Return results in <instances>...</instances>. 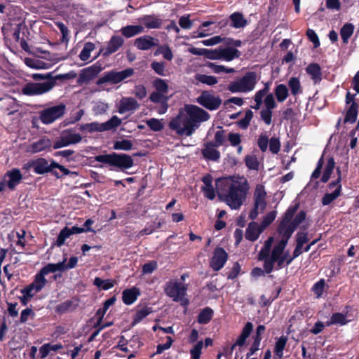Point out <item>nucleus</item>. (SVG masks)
<instances>
[{
    "instance_id": "obj_1",
    "label": "nucleus",
    "mask_w": 359,
    "mask_h": 359,
    "mask_svg": "<svg viewBox=\"0 0 359 359\" xmlns=\"http://www.w3.org/2000/svg\"><path fill=\"white\" fill-rule=\"evenodd\" d=\"M210 115L202 108L186 104L177 116L171 119L169 127L179 135L191 136L201 124L208 121Z\"/></svg>"
},
{
    "instance_id": "obj_2",
    "label": "nucleus",
    "mask_w": 359,
    "mask_h": 359,
    "mask_svg": "<svg viewBox=\"0 0 359 359\" xmlns=\"http://www.w3.org/2000/svg\"><path fill=\"white\" fill-rule=\"evenodd\" d=\"M219 196L231 208L237 210L244 203L250 187L244 177H233L218 180Z\"/></svg>"
},
{
    "instance_id": "obj_3",
    "label": "nucleus",
    "mask_w": 359,
    "mask_h": 359,
    "mask_svg": "<svg viewBox=\"0 0 359 359\" xmlns=\"http://www.w3.org/2000/svg\"><path fill=\"white\" fill-rule=\"evenodd\" d=\"M273 243V238L269 237L259 253V259L264 262V269L267 273H271L274 268L280 269L285 262L287 265L290 264L294 258L302 253L303 246L297 244L292 257L289 255L288 252H285V248H283L279 257L276 258L273 256L274 247L271 249Z\"/></svg>"
},
{
    "instance_id": "obj_4",
    "label": "nucleus",
    "mask_w": 359,
    "mask_h": 359,
    "mask_svg": "<svg viewBox=\"0 0 359 359\" xmlns=\"http://www.w3.org/2000/svg\"><path fill=\"white\" fill-rule=\"evenodd\" d=\"M297 208L298 205L290 207L280 224L278 231L282 234L283 238L274 245L273 256L276 258L279 257L283 248L286 247L288 239L290 238L294 231L306 219V212L304 211H300L292 219Z\"/></svg>"
},
{
    "instance_id": "obj_5",
    "label": "nucleus",
    "mask_w": 359,
    "mask_h": 359,
    "mask_svg": "<svg viewBox=\"0 0 359 359\" xmlns=\"http://www.w3.org/2000/svg\"><path fill=\"white\" fill-rule=\"evenodd\" d=\"M62 269L60 262L48 264L42 268L40 272L36 275L34 281L24 289V304L45 286L46 283V279L44 278L45 275L56 271H63Z\"/></svg>"
},
{
    "instance_id": "obj_6",
    "label": "nucleus",
    "mask_w": 359,
    "mask_h": 359,
    "mask_svg": "<svg viewBox=\"0 0 359 359\" xmlns=\"http://www.w3.org/2000/svg\"><path fill=\"white\" fill-rule=\"evenodd\" d=\"M257 81V74L254 72H249L243 76L231 81L227 88L233 93H248L255 88Z\"/></svg>"
},
{
    "instance_id": "obj_7",
    "label": "nucleus",
    "mask_w": 359,
    "mask_h": 359,
    "mask_svg": "<svg viewBox=\"0 0 359 359\" xmlns=\"http://www.w3.org/2000/svg\"><path fill=\"white\" fill-rule=\"evenodd\" d=\"M97 162L109 164L121 170H127L133 166L132 157L126 154L112 153L110 154L98 155L95 157Z\"/></svg>"
},
{
    "instance_id": "obj_8",
    "label": "nucleus",
    "mask_w": 359,
    "mask_h": 359,
    "mask_svg": "<svg viewBox=\"0 0 359 359\" xmlns=\"http://www.w3.org/2000/svg\"><path fill=\"white\" fill-rule=\"evenodd\" d=\"M188 285L178 280H171L165 285L164 292L174 302H181L182 304H187L188 300L184 298Z\"/></svg>"
},
{
    "instance_id": "obj_9",
    "label": "nucleus",
    "mask_w": 359,
    "mask_h": 359,
    "mask_svg": "<svg viewBox=\"0 0 359 359\" xmlns=\"http://www.w3.org/2000/svg\"><path fill=\"white\" fill-rule=\"evenodd\" d=\"M266 198V191L264 187L262 184H257L253 196V208L249 215V217L251 219H256L259 214L262 213L265 210L267 205Z\"/></svg>"
},
{
    "instance_id": "obj_10",
    "label": "nucleus",
    "mask_w": 359,
    "mask_h": 359,
    "mask_svg": "<svg viewBox=\"0 0 359 359\" xmlns=\"http://www.w3.org/2000/svg\"><path fill=\"white\" fill-rule=\"evenodd\" d=\"M66 105L60 103L57 105L45 108L40 111L41 121L46 125H49L61 118L65 114Z\"/></svg>"
},
{
    "instance_id": "obj_11",
    "label": "nucleus",
    "mask_w": 359,
    "mask_h": 359,
    "mask_svg": "<svg viewBox=\"0 0 359 359\" xmlns=\"http://www.w3.org/2000/svg\"><path fill=\"white\" fill-rule=\"evenodd\" d=\"M134 74L135 71L133 68H127L119 72L116 70H111L106 72L104 75L100 79L98 83H109L111 84H117L132 76Z\"/></svg>"
},
{
    "instance_id": "obj_12",
    "label": "nucleus",
    "mask_w": 359,
    "mask_h": 359,
    "mask_svg": "<svg viewBox=\"0 0 359 359\" xmlns=\"http://www.w3.org/2000/svg\"><path fill=\"white\" fill-rule=\"evenodd\" d=\"M82 140V136L79 133L72 132L71 130H63L60 137L53 143L55 149L67 147L70 144L79 143Z\"/></svg>"
},
{
    "instance_id": "obj_13",
    "label": "nucleus",
    "mask_w": 359,
    "mask_h": 359,
    "mask_svg": "<svg viewBox=\"0 0 359 359\" xmlns=\"http://www.w3.org/2000/svg\"><path fill=\"white\" fill-rule=\"evenodd\" d=\"M54 80L43 83H29L24 86V94L28 95H39L51 90L55 86Z\"/></svg>"
},
{
    "instance_id": "obj_14",
    "label": "nucleus",
    "mask_w": 359,
    "mask_h": 359,
    "mask_svg": "<svg viewBox=\"0 0 359 359\" xmlns=\"http://www.w3.org/2000/svg\"><path fill=\"white\" fill-rule=\"evenodd\" d=\"M196 102L209 110H215L222 104V100L219 96L210 94L208 91H204L196 99Z\"/></svg>"
},
{
    "instance_id": "obj_15",
    "label": "nucleus",
    "mask_w": 359,
    "mask_h": 359,
    "mask_svg": "<svg viewBox=\"0 0 359 359\" xmlns=\"http://www.w3.org/2000/svg\"><path fill=\"white\" fill-rule=\"evenodd\" d=\"M102 70V67L99 63L85 68L81 70L77 82L80 84L88 83L95 78Z\"/></svg>"
},
{
    "instance_id": "obj_16",
    "label": "nucleus",
    "mask_w": 359,
    "mask_h": 359,
    "mask_svg": "<svg viewBox=\"0 0 359 359\" xmlns=\"http://www.w3.org/2000/svg\"><path fill=\"white\" fill-rule=\"evenodd\" d=\"M227 253L222 248H217L215 250L212 257L210 260V266L215 271L221 269L227 260Z\"/></svg>"
},
{
    "instance_id": "obj_17",
    "label": "nucleus",
    "mask_w": 359,
    "mask_h": 359,
    "mask_svg": "<svg viewBox=\"0 0 359 359\" xmlns=\"http://www.w3.org/2000/svg\"><path fill=\"white\" fill-rule=\"evenodd\" d=\"M158 44V40L149 35H144L137 38L134 41L135 46L141 50H150Z\"/></svg>"
},
{
    "instance_id": "obj_18",
    "label": "nucleus",
    "mask_w": 359,
    "mask_h": 359,
    "mask_svg": "<svg viewBox=\"0 0 359 359\" xmlns=\"http://www.w3.org/2000/svg\"><path fill=\"white\" fill-rule=\"evenodd\" d=\"M123 43L124 39L123 37L118 35H114L111 37L107 46L104 48H102L101 51L104 56H109L118 50Z\"/></svg>"
},
{
    "instance_id": "obj_19",
    "label": "nucleus",
    "mask_w": 359,
    "mask_h": 359,
    "mask_svg": "<svg viewBox=\"0 0 359 359\" xmlns=\"http://www.w3.org/2000/svg\"><path fill=\"white\" fill-rule=\"evenodd\" d=\"M217 147H219L213 144V142H208L204 144L201 154L205 159L218 161L220 158V152L217 150Z\"/></svg>"
},
{
    "instance_id": "obj_20",
    "label": "nucleus",
    "mask_w": 359,
    "mask_h": 359,
    "mask_svg": "<svg viewBox=\"0 0 359 359\" xmlns=\"http://www.w3.org/2000/svg\"><path fill=\"white\" fill-rule=\"evenodd\" d=\"M140 104L133 97H123L119 102L118 111L124 114L127 111H135L138 109Z\"/></svg>"
},
{
    "instance_id": "obj_21",
    "label": "nucleus",
    "mask_w": 359,
    "mask_h": 359,
    "mask_svg": "<svg viewBox=\"0 0 359 359\" xmlns=\"http://www.w3.org/2000/svg\"><path fill=\"white\" fill-rule=\"evenodd\" d=\"M22 175L19 169H13L5 175L4 180L6 185L10 189H13L17 184H20Z\"/></svg>"
},
{
    "instance_id": "obj_22",
    "label": "nucleus",
    "mask_w": 359,
    "mask_h": 359,
    "mask_svg": "<svg viewBox=\"0 0 359 359\" xmlns=\"http://www.w3.org/2000/svg\"><path fill=\"white\" fill-rule=\"evenodd\" d=\"M139 20L148 29H158L163 23V20L161 18L154 15H143Z\"/></svg>"
},
{
    "instance_id": "obj_23",
    "label": "nucleus",
    "mask_w": 359,
    "mask_h": 359,
    "mask_svg": "<svg viewBox=\"0 0 359 359\" xmlns=\"http://www.w3.org/2000/svg\"><path fill=\"white\" fill-rule=\"evenodd\" d=\"M263 231V228L257 223L255 222H250L246 229L245 238L249 241H255L259 238Z\"/></svg>"
},
{
    "instance_id": "obj_24",
    "label": "nucleus",
    "mask_w": 359,
    "mask_h": 359,
    "mask_svg": "<svg viewBox=\"0 0 359 359\" xmlns=\"http://www.w3.org/2000/svg\"><path fill=\"white\" fill-rule=\"evenodd\" d=\"M29 168L38 174H43L50 170V165L44 158H39L28 163Z\"/></svg>"
},
{
    "instance_id": "obj_25",
    "label": "nucleus",
    "mask_w": 359,
    "mask_h": 359,
    "mask_svg": "<svg viewBox=\"0 0 359 359\" xmlns=\"http://www.w3.org/2000/svg\"><path fill=\"white\" fill-rule=\"evenodd\" d=\"M221 60L230 62L236 58H238L241 55V52L233 47H220Z\"/></svg>"
},
{
    "instance_id": "obj_26",
    "label": "nucleus",
    "mask_w": 359,
    "mask_h": 359,
    "mask_svg": "<svg viewBox=\"0 0 359 359\" xmlns=\"http://www.w3.org/2000/svg\"><path fill=\"white\" fill-rule=\"evenodd\" d=\"M140 295V290L135 287H133L132 288L130 289H126L123 292V302L127 305L132 304L136 301L138 296Z\"/></svg>"
},
{
    "instance_id": "obj_27",
    "label": "nucleus",
    "mask_w": 359,
    "mask_h": 359,
    "mask_svg": "<svg viewBox=\"0 0 359 359\" xmlns=\"http://www.w3.org/2000/svg\"><path fill=\"white\" fill-rule=\"evenodd\" d=\"M51 147L50 140L46 137H43L37 142H34L27 150L30 152L36 153L43 151L46 148H49Z\"/></svg>"
},
{
    "instance_id": "obj_28",
    "label": "nucleus",
    "mask_w": 359,
    "mask_h": 359,
    "mask_svg": "<svg viewBox=\"0 0 359 359\" xmlns=\"http://www.w3.org/2000/svg\"><path fill=\"white\" fill-rule=\"evenodd\" d=\"M253 330V325L250 322H248L244 326L241 335L238 337L236 341L233 345V348L238 346H242L245 343L247 338L250 336Z\"/></svg>"
},
{
    "instance_id": "obj_29",
    "label": "nucleus",
    "mask_w": 359,
    "mask_h": 359,
    "mask_svg": "<svg viewBox=\"0 0 359 359\" xmlns=\"http://www.w3.org/2000/svg\"><path fill=\"white\" fill-rule=\"evenodd\" d=\"M144 32L142 25H128L121 29V34L126 38H130Z\"/></svg>"
},
{
    "instance_id": "obj_30",
    "label": "nucleus",
    "mask_w": 359,
    "mask_h": 359,
    "mask_svg": "<svg viewBox=\"0 0 359 359\" xmlns=\"http://www.w3.org/2000/svg\"><path fill=\"white\" fill-rule=\"evenodd\" d=\"M287 338L285 336H281L276 342L274 348L275 357L281 359L283 357V351L285 348Z\"/></svg>"
},
{
    "instance_id": "obj_31",
    "label": "nucleus",
    "mask_w": 359,
    "mask_h": 359,
    "mask_svg": "<svg viewBox=\"0 0 359 359\" xmlns=\"http://www.w3.org/2000/svg\"><path fill=\"white\" fill-rule=\"evenodd\" d=\"M231 26L234 28H243L247 25V20L243 15L238 12L233 13L230 15Z\"/></svg>"
},
{
    "instance_id": "obj_32",
    "label": "nucleus",
    "mask_w": 359,
    "mask_h": 359,
    "mask_svg": "<svg viewBox=\"0 0 359 359\" xmlns=\"http://www.w3.org/2000/svg\"><path fill=\"white\" fill-rule=\"evenodd\" d=\"M348 320L346 316L341 313H334L332 315L330 320L325 323V325L330 326L332 325H345Z\"/></svg>"
},
{
    "instance_id": "obj_33",
    "label": "nucleus",
    "mask_w": 359,
    "mask_h": 359,
    "mask_svg": "<svg viewBox=\"0 0 359 359\" xmlns=\"http://www.w3.org/2000/svg\"><path fill=\"white\" fill-rule=\"evenodd\" d=\"M25 62L29 67L36 69H46L49 67V64L46 63L39 59L34 58H25Z\"/></svg>"
},
{
    "instance_id": "obj_34",
    "label": "nucleus",
    "mask_w": 359,
    "mask_h": 359,
    "mask_svg": "<svg viewBox=\"0 0 359 359\" xmlns=\"http://www.w3.org/2000/svg\"><path fill=\"white\" fill-rule=\"evenodd\" d=\"M306 70L315 83H317L321 80L320 67L318 64L309 65L306 67Z\"/></svg>"
},
{
    "instance_id": "obj_35",
    "label": "nucleus",
    "mask_w": 359,
    "mask_h": 359,
    "mask_svg": "<svg viewBox=\"0 0 359 359\" xmlns=\"http://www.w3.org/2000/svg\"><path fill=\"white\" fill-rule=\"evenodd\" d=\"M358 105L355 102H353L349 109H348L344 121L346 123H353L357 118Z\"/></svg>"
},
{
    "instance_id": "obj_36",
    "label": "nucleus",
    "mask_w": 359,
    "mask_h": 359,
    "mask_svg": "<svg viewBox=\"0 0 359 359\" xmlns=\"http://www.w3.org/2000/svg\"><path fill=\"white\" fill-rule=\"evenodd\" d=\"M275 95L279 102H284L288 96L289 91L287 86L284 84L278 85L274 90Z\"/></svg>"
},
{
    "instance_id": "obj_37",
    "label": "nucleus",
    "mask_w": 359,
    "mask_h": 359,
    "mask_svg": "<svg viewBox=\"0 0 359 359\" xmlns=\"http://www.w3.org/2000/svg\"><path fill=\"white\" fill-rule=\"evenodd\" d=\"M121 119L116 116H113L109 121L105 123H102V130L107 131L113 129H116L121 124Z\"/></svg>"
},
{
    "instance_id": "obj_38",
    "label": "nucleus",
    "mask_w": 359,
    "mask_h": 359,
    "mask_svg": "<svg viewBox=\"0 0 359 359\" xmlns=\"http://www.w3.org/2000/svg\"><path fill=\"white\" fill-rule=\"evenodd\" d=\"M79 129L81 131H87L90 133L94 132H103L102 123L98 122L81 124L79 127Z\"/></svg>"
},
{
    "instance_id": "obj_39",
    "label": "nucleus",
    "mask_w": 359,
    "mask_h": 359,
    "mask_svg": "<svg viewBox=\"0 0 359 359\" xmlns=\"http://www.w3.org/2000/svg\"><path fill=\"white\" fill-rule=\"evenodd\" d=\"M341 191V185H339V187L332 193L325 194L322 198L323 205H327L330 204L333 201H334L340 196Z\"/></svg>"
},
{
    "instance_id": "obj_40",
    "label": "nucleus",
    "mask_w": 359,
    "mask_h": 359,
    "mask_svg": "<svg viewBox=\"0 0 359 359\" xmlns=\"http://www.w3.org/2000/svg\"><path fill=\"white\" fill-rule=\"evenodd\" d=\"M354 27L352 24L346 23L341 29L340 35L344 43H348L349 38L353 33Z\"/></svg>"
},
{
    "instance_id": "obj_41",
    "label": "nucleus",
    "mask_w": 359,
    "mask_h": 359,
    "mask_svg": "<svg viewBox=\"0 0 359 359\" xmlns=\"http://www.w3.org/2000/svg\"><path fill=\"white\" fill-rule=\"evenodd\" d=\"M292 95L296 96L302 93V88L299 80L297 77H291L288 81Z\"/></svg>"
},
{
    "instance_id": "obj_42",
    "label": "nucleus",
    "mask_w": 359,
    "mask_h": 359,
    "mask_svg": "<svg viewBox=\"0 0 359 359\" xmlns=\"http://www.w3.org/2000/svg\"><path fill=\"white\" fill-rule=\"evenodd\" d=\"M109 109V104L102 101H97L93 102V112L95 116L102 115L105 114Z\"/></svg>"
},
{
    "instance_id": "obj_43",
    "label": "nucleus",
    "mask_w": 359,
    "mask_h": 359,
    "mask_svg": "<svg viewBox=\"0 0 359 359\" xmlns=\"http://www.w3.org/2000/svg\"><path fill=\"white\" fill-rule=\"evenodd\" d=\"M195 79L198 82L208 86H214L218 82L216 77L202 74H196Z\"/></svg>"
},
{
    "instance_id": "obj_44",
    "label": "nucleus",
    "mask_w": 359,
    "mask_h": 359,
    "mask_svg": "<svg viewBox=\"0 0 359 359\" xmlns=\"http://www.w3.org/2000/svg\"><path fill=\"white\" fill-rule=\"evenodd\" d=\"M151 310L150 308H142L140 310L137 311L135 314L133 316V320L132 324L133 325L139 323L141 320H142L145 317H147L150 313Z\"/></svg>"
},
{
    "instance_id": "obj_45",
    "label": "nucleus",
    "mask_w": 359,
    "mask_h": 359,
    "mask_svg": "<svg viewBox=\"0 0 359 359\" xmlns=\"http://www.w3.org/2000/svg\"><path fill=\"white\" fill-rule=\"evenodd\" d=\"M95 45L91 42L86 43L83 48L79 54V57L81 60L86 61L90 57L91 52L95 49Z\"/></svg>"
},
{
    "instance_id": "obj_46",
    "label": "nucleus",
    "mask_w": 359,
    "mask_h": 359,
    "mask_svg": "<svg viewBox=\"0 0 359 359\" xmlns=\"http://www.w3.org/2000/svg\"><path fill=\"white\" fill-rule=\"evenodd\" d=\"M212 313L213 311L211 309H204L198 316V322L201 324H207L212 318Z\"/></svg>"
},
{
    "instance_id": "obj_47",
    "label": "nucleus",
    "mask_w": 359,
    "mask_h": 359,
    "mask_svg": "<svg viewBox=\"0 0 359 359\" xmlns=\"http://www.w3.org/2000/svg\"><path fill=\"white\" fill-rule=\"evenodd\" d=\"M269 135L267 132L262 133L257 139V145L262 152L266 151L269 144Z\"/></svg>"
},
{
    "instance_id": "obj_48",
    "label": "nucleus",
    "mask_w": 359,
    "mask_h": 359,
    "mask_svg": "<svg viewBox=\"0 0 359 359\" xmlns=\"http://www.w3.org/2000/svg\"><path fill=\"white\" fill-rule=\"evenodd\" d=\"M246 166L254 170H258L259 167V163L255 155H247L245 158Z\"/></svg>"
},
{
    "instance_id": "obj_49",
    "label": "nucleus",
    "mask_w": 359,
    "mask_h": 359,
    "mask_svg": "<svg viewBox=\"0 0 359 359\" xmlns=\"http://www.w3.org/2000/svg\"><path fill=\"white\" fill-rule=\"evenodd\" d=\"M156 55L158 54L163 55V57L167 60H172L173 58V54L170 48L167 45H163L156 50L154 53Z\"/></svg>"
},
{
    "instance_id": "obj_50",
    "label": "nucleus",
    "mask_w": 359,
    "mask_h": 359,
    "mask_svg": "<svg viewBox=\"0 0 359 359\" xmlns=\"http://www.w3.org/2000/svg\"><path fill=\"white\" fill-rule=\"evenodd\" d=\"M133 148V142L128 140L115 142L114 149L116 150L129 151Z\"/></svg>"
},
{
    "instance_id": "obj_51",
    "label": "nucleus",
    "mask_w": 359,
    "mask_h": 359,
    "mask_svg": "<svg viewBox=\"0 0 359 359\" xmlns=\"http://www.w3.org/2000/svg\"><path fill=\"white\" fill-rule=\"evenodd\" d=\"M253 117V113L251 110H248L243 118L238 122V126L243 129H245L250 125V123Z\"/></svg>"
},
{
    "instance_id": "obj_52",
    "label": "nucleus",
    "mask_w": 359,
    "mask_h": 359,
    "mask_svg": "<svg viewBox=\"0 0 359 359\" xmlns=\"http://www.w3.org/2000/svg\"><path fill=\"white\" fill-rule=\"evenodd\" d=\"M154 86L156 91L162 93L163 94L167 93L168 90V86L166 82L161 79H156L154 81Z\"/></svg>"
},
{
    "instance_id": "obj_53",
    "label": "nucleus",
    "mask_w": 359,
    "mask_h": 359,
    "mask_svg": "<svg viewBox=\"0 0 359 359\" xmlns=\"http://www.w3.org/2000/svg\"><path fill=\"white\" fill-rule=\"evenodd\" d=\"M226 139V135H225V131L222 129H219L215 134L213 144L218 147L222 146L225 142Z\"/></svg>"
},
{
    "instance_id": "obj_54",
    "label": "nucleus",
    "mask_w": 359,
    "mask_h": 359,
    "mask_svg": "<svg viewBox=\"0 0 359 359\" xmlns=\"http://www.w3.org/2000/svg\"><path fill=\"white\" fill-rule=\"evenodd\" d=\"M70 236L68 227L62 229L57 236L56 241L57 245L59 247L62 246L65 243L66 239L69 238Z\"/></svg>"
},
{
    "instance_id": "obj_55",
    "label": "nucleus",
    "mask_w": 359,
    "mask_h": 359,
    "mask_svg": "<svg viewBox=\"0 0 359 359\" xmlns=\"http://www.w3.org/2000/svg\"><path fill=\"white\" fill-rule=\"evenodd\" d=\"M147 126L154 131H160L163 128L162 122L156 118H150L146 121Z\"/></svg>"
},
{
    "instance_id": "obj_56",
    "label": "nucleus",
    "mask_w": 359,
    "mask_h": 359,
    "mask_svg": "<svg viewBox=\"0 0 359 359\" xmlns=\"http://www.w3.org/2000/svg\"><path fill=\"white\" fill-rule=\"evenodd\" d=\"M325 285V281L324 279H320L312 287V290L316 295L317 298L322 297L323 292L324 291V287Z\"/></svg>"
},
{
    "instance_id": "obj_57",
    "label": "nucleus",
    "mask_w": 359,
    "mask_h": 359,
    "mask_svg": "<svg viewBox=\"0 0 359 359\" xmlns=\"http://www.w3.org/2000/svg\"><path fill=\"white\" fill-rule=\"evenodd\" d=\"M265 108L264 109L272 111L277 106L273 95L270 93L268 94L264 100Z\"/></svg>"
},
{
    "instance_id": "obj_58",
    "label": "nucleus",
    "mask_w": 359,
    "mask_h": 359,
    "mask_svg": "<svg viewBox=\"0 0 359 359\" xmlns=\"http://www.w3.org/2000/svg\"><path fill=\"white\" fill-rule=\"evenodd\" d=\"M276 214L277 212L276 211H271L264 217L260 225L263 228V229H264L266 226H268L274 221L276 217Z\"/></svg>"
},
{
    "instance_id": "obj_59",
    "label": "nucleus",
    "mask_w": 359,
    "mask_h": 359,
    "mask_svg": "<svg viewBox=\"0 0 359 359\" xmlns=\"http://www.w3.org/2000/svg\"><path fill=\"white\" fill-rule=\"evenodd\" d=\"M269 149L273 154H278L280 149V142L278 138L273 137L269 141Z\"/></svg>"
},
{
    "instance_id": "obj_60",
    "label": "nucleus",
    "mask_w": 359,
    "mask_h": 359,
    "mask_svg": "<svg viewBox=\"0 0 359 359\" xmlns=\"http://www.w3.org/2000/svg\"><path fill=\"white\" fill-rule=\"evenodd\" d=\"M152 69L160 76H165V65L163 62L154 61L151 64Z\"/></svg>"
},
{
    "instance_id": "obj_61",
    "label": "nucleus",
    "mask_w": 359,
    "mask_h": 359,
    "mask_svg": "<svg viewBox=\"0 0 359 359\" xmlns=\"http://www.w3.org/2000/svg\"><path fill=\"white\" fill-rule=\"evenodd\" d=\"M158 264L156 261H151L144 264L142 266V273L149 274L153 273L157 269Z\"/></svg>"
},
{
    "instance_id": "obj_62",
    "label": "nucleus",
    "mask_w": 359,
    "mask_h": 359,
    "mask_svg": "<svg viewBox=\"0 0 359 359\" xmlns=\"http://www.w3.org/2000/svg\"><path fill=\"white\" fill-rule=\"evenodd\" d=\"M190 15L182 16L179 20V25L182 29H189L191 28L193 23L189 19Z\"/></svg>"
},
{
    "instance_id": "obj_63",
    "label": "nucleus",
    "mask_w": 359,
    "mask_h": 359,
    "mask_svg": "<svg viewBox=\"0 0 359 359\" xmlns=\"http://www.w3.org/2000/svg\"><path fill=\"white\" fill-rule=\"evenodd\" d=\"M227 138L232 147L238 146L241 142V135L239 133H230Z\"/></svg>"
},
{
    "instance_id": "obj_64",
    "label": "nucleus",
    "mask_w": 359,
    "mask_h": 359,
    "mask_svg": "<svg viewBox=\"0 0 359 359\" xmlns=\"http://www.w3.org/2000/svg\"><path fill=\"white\" fill-rule=\"evenodd\" d=\"M203 346L202 341H198L191 350L190 353L193 359L200 358L201 350Z\"/></svg>"
}]
</instances>
